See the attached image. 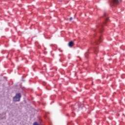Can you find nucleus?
Wrapping results in <instances>:
<instances>
[{
  "label": "nucleus",
  "instance_id": "3",
  "mask_svg": "<svg viewBox=\"0 0 125 125\" xmlns=\"http://www.w3.org/2000/svg\"><path fill=\"white\" fill-rule=\"evenodd\" d=\"M97 28L100 31V33H103L104 29L103 28V24L102 23L99 24L97 25Z\"/></svg>",
  "mask_w": 125,
  "mask_h": 125
},
{
  "label": "nucleus",
  "instance_id": "11",
  "mask_svg": "<svg viewBox=\"0 0 125 125\" xmlns=\"http://www.w3.org/2000/svg\"><path fill=\"white\" fill-rule=\"evenodd\" d=\"M93 31H94V32H95V31H96V29H93Z\"/></svg>",
  "mask_w": 125,
  "mask_h": 125
},
{
  "label": "nucleus",
  "instance_id": "12",
  "mask_svg": "<svg viewBox=\"0 0 125 125\" xmlns=\"http://www.w3.org/2000/svg\"><path fill=\"white\" fill-rule=\"evenodd\" d=\"M91 44H93L92 42H91Z\"/></svg>",
  "mask_w": 125,
  "mask_h": 125
},
{
  "label": "nucleus",
  "instance_id": "8",
  "mask_svg": "<svg viewBox=\"0 0 125 125\" xmlns=\"http://www.w3.org/2000/svg\"><path fill=\"white\" fill-rule=\"evenodd\" d=\"M87 55H88V52H87L85 54V56L86 58H87L86 56H87Z\"/></svg>",
  "mask_w": 125,
  "mask_h": 125
},
{
  "label": "nucleus",
  "instance_id": "10",
  "mask_svg": "<svg viewBox=\"0 0 125 125\" xmlns=\"http://www.w3.org/2000/svg\"><path fill=\"white\" fill-rule=\"evenodd\" d=\"M73 19L72 17H70V18L69 19V21H72V20Z\"/></svg>",
  "mask_w": 125,
  "mask_h": 125
},
{
  "label": "nucleus",
  "instance_id": "5",
  "mask_svg": "<svg viewBox=\"0 0 125 125\" xmlns=\"http://www.w3.org/2000/svg\"><path fill=\"white\" fill-rule=\"evenodd\" d=\"M104 24H106V22H107L109 20V18H108V15L106 13H104Z\"/></svg>",
  "mask_w": 125,
  "mask_h": 125
},
{
  "label": "nucleus",
  "instance_id": "1",
  "mask_svg": "<svg viewBox=\"0 0 125 125\" xmlns=\"http://www.w3.org/2000/svg\"><path fill=\"white\" fill-rule=\"evenodd\" d=\"M122 0H111L110 1V4L112 7H116L117 4H119Z\"/></svg>",
  "mask_w": 125,
  "mask_h": 125
},
{
  "label": "nucleus",
  "instance_id": "14",
  "mask_svg": "<svg viewBox=\"0 0 125 125\" xmlns=\"http://www.w3.org/2000/svg\"><path fill=\"white\" fill-rule=\"evenodd\" d=\"M60 0V1H62L61 0Z\"/></svg>",
  "mask_w": 125,
  "mask_h": 125
},
{
  "label": "nucleus",
  "instance_id": "4",
  "mask_svg": "<svg viewBox=\"0 0 125 125\" xmlns=\"http://www.w3.org/2000/svg\"><path fill=\"white\" fill-rule=\"evenodd\" d=\"M102 42V36H100L98 37V39L95 40V43L96 44H99L100 42Z\"/></svg>",
  "mask_w": 125,
  "mask_h": 125
},
{
  "label": "nucleus",
  "instance_id": "9",
  "mask_svg": "<svg viewBox=\"0 0 125 125\" xmlns=\"http://www.w3.org/2000/svg\"><path fill=\"white\" fill-rule=\"evenodd\" d=\"M33 125H38V123L35 122V123L33 124Z\"/></svg>",
  "mask_w": 125,
  "mask_h": 125
},
{
  "label": "nucleus",
  "instance_id": "7",
  "mask_svg": "<svg viewBox=\"0 0 125 125\" xmlns=\"http://www.w3.org/2000/svg\"><path fill=\"white\" fill-rule=\"evenodd\" d=\"M97 51H98V50H97V47H95L94 48V53L95 54H96V52H97Z\"/></svg>",
  "mask_w": 125,
  "mask_h": 125
},
{
  "label": "nucleus",
  "instance_id": "13",
  "mask_svg": "<svg viewBox=\"0 0 125 125\" xmlns=\"http://www.w3.org/2000/svg\"><path fill=\"white\" fill-rule=\"evenodd\" d=\"M89 51V49H88V50H87V51Z\"/></svg>",
  "mask_w": 125,
  "mask_h": 125
},
{
  "label": "nucleus",
  "instance_id": "6",
  "mask_svg": "<svg viewBox=\"0 0 125 125\" xmlns=\"http://www.w3.org/2000/svg\"><path fill=\"white\" fill-rule=\"evenodd\" d=\"M73 45H74V42L73 41H70L68 43V46H69V47H72Z\"/></svg>",
  "mask_w": 125,
  "mask_h": 125
},
{
  "label": "nucleus",
  "instance_id": "15",
  "mask_svg": "<svg viewBox=\"0 0 125 125\" xmlns=\"http://www.w3.org/2000/svg\"><path fill=\"white\" fill-rule=\"evenodd\" d=\"M43 85H44V83H43Z\"/></svg>",
  "mask_w": 125,
  "mask_h": 125
},
{
  "label": "nucleus",
  "instance_id": "2",
  "mask_svg": "<svg viewBox=\"0 0 125 125\" xmlns=\"http://www.w3.org/2000/svg\"><path fill=\"white\" fill-rule=\"evenodd\" d=\"M21 98V93H17L15 97H13V100L14 102H18L20 101V99Z\"/></svg>",
  "mask_w": 125,
  "mask_h": 125
}]
</instances>
